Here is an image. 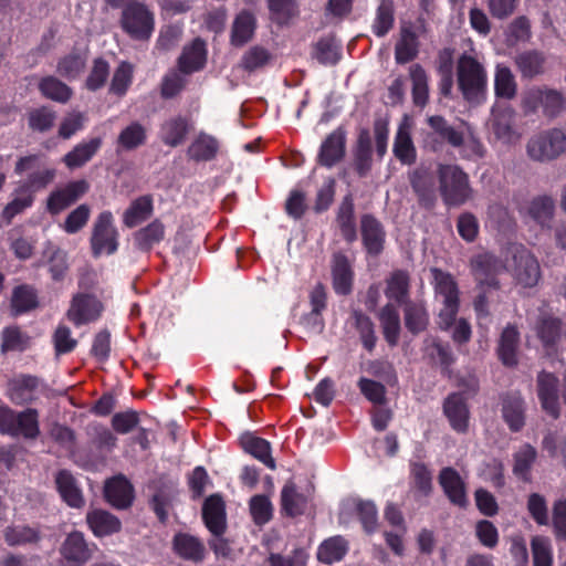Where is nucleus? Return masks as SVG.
Here are the masks:
<instances>
[{
  "label": "nucleus",
  "instance_id": "obj_13",
  "mask_svg": "<svg viewBox=\"0 0 566 566\" xmlns=\"http://www.w3.org/2000/svg\"><path fill=\"white\" fill-rule=\"evenodd\" d=\"M346 154V130L337 127L323 140L317 155V163L326 168H333Z\"/></svg>",
  "mask_w": 566,
  "mask_h": 566
},
{
  "label": "nucleus",
  "instance_id": "obj_56",
  "mask_svg": "<svg viewBox=\"0 0 566 566\" xmlns=\"http://www.w3.org/2000/svg\"><path fill=\"white\" fill-rule=\"evenodd\" d=\"M347 553V543L342 536L325 539L318 547L317 558L321 563L339 562Z\"/></svg>",
  "mask_w": 566,
  "mask_h": 566
},
{
  "label": "nucleus",
  "instance_id": "obj_1",
  "mask_svg": "<svg viewBox=\"0 0 566 566\" xmlns=\"http://www.w3.org/2000/svg\"><path fill=\"white\" fill-rule=\"evenodd\" d=\"M439 192L447 207H460L473 197L469 175L455 164H438Z\"/></svg>",
  "mask_w": 566,
  "mask_h": 566
},
{
  "label": "nucleus",
  "instance_id": "obj_19",
  "mask_svg": "<svg viewBox=\"0 0 566 566\" xmlns=\"http://www.w3.org/2000/svg\"><path fill=\"white\" fill-rule=\"evenodd\" d=\"M542 276L537 259L528 251L521 250L514 254V277L524 287L535 286Z\"/></svg>",
  "mask_w": 566,
  "mask_h": 566
},
{
  "label": "nucleus",
  "instance_id": "obj_39",
  "mask_svg": "<svg viewBox=\"0 0 566 566\" xmlns=\"http://www.w3.org/2000/svg\"><path fill=\"white\" fill-rule=\"evenodd\" d=\"M87 524L95 536L102 537L120 531L118 517L104 510H94L86 515Z\"/></svg>",
  "mask_w": 566,
  "mask_h": 566
},
{
  "label": "nucleus",
  "instance_id": "obj_10",
  "mask_svg": "<svg viewBox=\"0 0 566 566\" xmlns=\"http://www.w3.org/2000/svg\"><path fill=\"white\" fill-rule=\"evenodd\" d=\"M90 185L86 180L70 181L63 188L52 191L46 199V210L56 216L88 191Z\"/></svg>",
  "mask_w": 566,
  "mask_h": 566
},
{
  "label": "nucleus",
  "instance_id": "obj_36",
  "mask_svg": "<svg viewBox=\"0 0 566 566\" xmlns=\"http://www.w3.org/2000/svg\"><path fill=\"white\" fill-rule=\"evenodd\" d=\"M61 555L67 560L82 565L91 557V551L83 533L74 531L70 533L61 547Z\"/></svg>",
  "mask_w": 566,
  "mask_h": 566
},
{
  "label": "nucleus",
  "instance_id": "obj_16",
  "mask_svg": "<svg viewBox=\"0 0 566 566\" xmlns=\"http://www.w3.org/2000/svg\"><path fill=\"white\" fill-rule=\"evenodd\" d=\"M192 128L193 125L189 117L175 115L160 125L159 139L165 146L176 148L187 140Z\"/></svg>",
  "mask_w": 566,
  "mask_h": 566
},
{
  "label": "nucleus",
  "instance_id": "obj_5",
  "mask_svg": "<svg viewBox=\"0 0 566 566\" xmlns=\"http://www.w3.org/2000/svg\"><path fill=\"white\" fill-rule=\"evenodd\" d=\"M119 233L114 224L113 213L108 210L102 211L92 229L90 239L91 251L94 258H99L103 254H115L119 247Z\"/></svg>",
  "mask_w": 566,
  "mask_h": 566
},
{
  "label": "nucleus",
  "instance_id": "obj_21",
  "mask_svg": "<svg viewBox=\"0 0 566 566\" xmlns=\"http://www.w3.org/2000/svg\"><path fill=\"white\" fill-rule=\"evenodd\" d=\"M124 30L133 35H149L154 28L153 14L143 4H133L123 12Z\"/></svg>",
  "mask_w": 566,
  "mask_h": 566
},
{
  "label": "nucleus",
  "instance_id": "obj_32",
  "mask_svg": "<svg viewBox=\"0 0 566 566\" xmlns=\"http://www.w3.org/2000/svg\"><path fill=\"white\" fill-rule=\"evenodd\" d=\"M410 275L406 270H395L386 279L385 296L398 305H403L411 301L410 295Z\"/></svg>",
  "mask_w": 566,
  "mask_h": 566
},
{
  "label": "nucleus",
  "instance_id": "obj_59",
  "mask_svg": "<svg viewBox=\"0 0 566 566\" xmlns=\"http://www.w3.org/2000/svg\"><path fill=\"white\" fill-rule=\"evenodd\" d=\"M436 292L443 297V303L460 302L459 287L453 276L440 269H432Z\"/></svg>",
  "mask_w": 566,
  "mask_h": 566
},
{
  "label": "nucleus",
  "instance_id": "obj_18",
  "mask_svg": "<svg viewBox=\"0 0 566 566\" xmlns=\"http://www.w3.org/2000/svg\"><path fill=\"white\" fill-rule=\"evenodd\" d=\"M41 385L38 376L21 374L9 381L8 396L17 406L29 405L36 399L35 391Z\"/></svg>",
  "mask_w": 566,
  "mask_h": 566
},
{
  "label": "nucleus",
  "instance_id": "obj_41",
  "mask_svg": "<svg viewBox=\"0 0 566 566\" xmlns=\"http://www.w3.org/2000/svg\"><path fill=\"white\" fill-rule=\"evenodd\" d=\"M378 318L385 340L390 347L398 345L401 325L400 317L394 304L387 303L381 307Z\"/></svg>",
  "mask_w": 566,
  "mask_h": 566
},
{
  "label": "nucleus",
  "instance_id": "obj_17",
  "mask_svg": "<svg viewBox=\"0 0 566 566\" xmlns=\"http://www.w3.org/2000/svg\"><path fill=\"white\" fill-rule=\"evenodd\" d=\"M352 168L359 178H366L373 168V142L367 128L358 132L357 139L352 149Z\"/></svg>",
  "mask_w": 566,
  "mask_h": 566
},
{
  "label": "nucleus",
  "instance_id": "obj_22",
  "mask_svg": "<svg viewBox=\"0 0 566 566\" xmlns=\"http://www.w3.org/2000/svg\"><path fill=\"white\" fill-rule=\"evenodd\" d=\"M354 271L352 264L342 252L333 255L332 260V285L337 295L346 296L353 292Z\"/></svg>",
  "mask_w": 566,
  "mask_h": 566
},
{
  "label": "nucleus",
  "instance_id": "obj_15",
  "mask_svg": "<svg viewBox=\"0 0 566 566\" xmlns=\"http://www.w3.org/2000/svg\"><path fill=\"white\" fill-rule=\"evenodd\" d=\"M202 521L214 537L222 536L226 533V503L221 495L211 494L205 500L202 505Z\"/></svg>",
  "mask_w": 566,
  "mask_h": 566
},
{
  "label": "nucleus",
  "instance_id": "obj_45",
  "mask_svg": "<svg viewBox=\"0 0 566 566\" xmlns=\"http://www.w3.org/2000/svg\"><path fill=\"white\" fill-rule=\"evenodd\" d=\"M410 185L417 195L420 206L430 209L434 206L436 193L428 172L417 169L410 175Z\"/></svg>",
  "mask_w": 566,
  "mask_h": 566
},
{
  "label": "nucleus",
  "instance_id": "obj_40",
  "mask_svg": "<svg viewBox=\"0 0 566 566\" xmlns=\"http://www.w3.org/2000/svg\"><path fill=\"white\" fill-rule=\"evenodd\" d=\"M48 272L53 282H62L69 274L70 262L69 254L63 249L49 243L44 251Z\"/></svg>",
  "mask_w": 566,
  "mask_h": 566
},
{
  "label": "nucleus",
  "instance_id": "obj_53",
  "mask_svg": "<svg viewBox=\"0 0 566 566\" xmlns=\"http://www.w3.org/2000/svg\"><path fill=\"white\" fill-rule=\"evenodd\" d=\"M394 155L405 165H412L417 160V150L411 139L410 133L399 127L394 142Z\"/></svg>",
  "mask_w": 566,
  "mask_h": 566
},
{
  "label": "nucleus",
  "instance_id": "obj_2",
  "mask_svg": "<svg viewBox=\"0 0 566 566\" xmlns=\"http://www.w3.org/2000/svg\"><path fill=\"white\" fill-rule=\"evenodd\" d=\"M458 87L469 103H481L486 90V72L471 55L463 54L458 62Z\"/></svg>",
  "mask_w": 566,
  "mask_h": 566
},
{
  "label": "nucleus",
  "instance_id": "obj_30",
  "mask_svg": "<svg viewBox=\"0 0 566 566\" xmlns=\"http://www.w3.org/2000/svg\"><path fill=\"white\" fill-rule=\"evenodd\" d=\"M562 319L548 313H541L535 322L536 336L546 349L554 348L562 337Z\"/></svg>",
  "mask_w": 566,
  "mask_h": 566
},
{
  "label": "nucleus",
  "instance_id": "obj_58",
  "mask_svg": "<svg viewBox=\"0 0 566 566\" xmlns=\"http://www.w3.org/2000/svg\"><path fill=\"white\" fill-rule=\"evenodd\" d=\"M517 85L512 71L507 66L497 65L494 76V92L496 97L512 99L515 97Z\"/></svg>",
  "mask_w": 566,
  "mask_h": 566
},
{
  "label": "nucleus",
  "instance_id": "obj_14",
  "mask_svg": "<svg viewBox=\"0 0 566 566\" xmlns=\"http://www.w3.org/2000/svg\"><path fill=\"white\" fill-rule=\"evenodd\" d=\"M442 409L453 431L461 434L468 432L470 409L462 394H450L444 399Z\"/></svg>",
  "mask_w": 566,
  "mask_h": 566
},
{
  "label": "nucleus",
  "instance_id": "obj_54",
  "mask_svg": "<svg viewBox=\"0 0 566 566\" xmlns=\"http://www.w3.org/2000/svg\"><path fill=\"white\" fill-rule=\"evenodd\" d=\"M555 210V202L549 196H538L528 206L530 217L541 227H549Z\"/></svg>",
  "mask_w": 566,
  "mask_h": 566
},
{
  "label": "nucleus",
  "instance_id": "obj_26",
  "mask_svg": "<svg viewBox=\"0 0 566 566\" xmlns=\"http://www.w3.org/2000/svg\"><path fill=\"white\" fill-rule=\"evenodd\" d=\"M54 482L61 499L73 509H81L85 501L82 490L70 470L62 469L55 474Z\"/></svg>",
  "mask_w": 566,
  "mask_h": 566
},
{
  "label": "nucleus",
  "instance_id": "obj_55",
  "mask_svg": "<svg viewBox=\"0 0 566 566\" xmlns=\"http://www.w3.org/2000/svg\"><path fill=\"white\" fill-rule=\"evenodd\" d=\"M40 539V530L29 525L8 526L4 530V541L9 546L35 544Z\"/></svg>",
  "mask_w": 566,
  "mask_h": 566
},
{
  "label": "nucleus",
  "instance_id": "obj_3",
  "mask_svg": "<svg viewBox=\"0 0 566 566\" xmlns=\"http://www.w3.org/2000/svg\"><path fill=\"white\" fill-rule=\"evenodd\" d=\"M521 106L525 115H533L542 108L545 117L556 118L565 111L566 99L557 90L532 87L523 94Z\"/></svg>",
  "mask_w": 566,
  "mask_h": 566
},
{
  "label": "nucleus",
  "instance_id": "obj_24",
  "mask_svg": "<svg viewBox=\"0 0 566 566\" xmlns=\"http://www.w3.org/2000/svg\"><path fill=\"white\" fill-rule=\"evenodd\" d=\"M207 63V44L201 38H195L190 45L185 46L178 59V70L182 74L201 71Z\"/></svg>",
  "mask_w": 566,
  "mask_h": 566
},
{
  "label": "nucleus",
  "instance_id": "obj_7",
  "mask_svg": "<svg viewBox=\"0 0 566 566\" xmlns=\"http://www.w3.org/2000/svg\"><path fill=\"white\" fill-rule=\"evenodd\" d=\"M470 269L476 286L500 290L501 284L497 275L502 271L503 264L496 255L490 252L479 253L470 260Z\"/></svg>",
  "mask_w": 566,
  "mask_h": 566
},
{
  "label": "nucleus",
  "instance_id": "obj_37",
  "mask_svg": "<svg viewBox=\"0 0 566 566\" xmlns=\"http://www.w3.org/2000/svg\"><path fill=\"white\" fill-rule=\"evenodd\" d=\"M218 150L219 143L217 138L200 132L189 145L187 156L196 163L210 161L216 158Z\"/></svg>",
  "mask_w": 566,
  "mask_h": 566
},
{
  "label": "nucleus",
  "instance_id": "obj_34",
  "mask_svg": "<svg viewBox=\"0 0 566 566\" xmlns=\"http://www.w3.org/2000/svg\"><path fill=\"white\" fill-rule=\"evenodd\" d=\"M39 306V296L36 290L29 284H20L12 290L10 300L11 314L18 317L31 312Z\"/></svg>",
  "mask_w": 566,
  "mask_h": 566
},
{
  "label": "nucleus",
  "instance_id": "obj_42",
  "mask_svg": "<svg viewBox=\"0 0 566 566\" xmlns=\"http://www.w3.org/2000/svg\"><path fill=\"white\" fill-rule=\"evenodd\" d=\"M520 333L513 325H507L500 337L497 354L503 365L513 367L517 364Z\"/></svg>",
  "mask_w": 566,
  "mask_h": 566
},
{
  "label": "nucleus",
  "instance_id": "obj_20",
  "mask_svg": "<svg viewBox=\"0 0 566 566\" xmlns=\"http://www.w3.org/2000/svg\"><path fill=\"white\" fill-rule=\"evenodd\" d=\"M171 544L174 553L184 560L200 564L206 558L207 549L203 542L189 533L175 534Z\"/></svg>",
  "mask_w": 566,
  "mask_h": 566
},
{
  "label": "nucleus",
  "instance_id": "obj_6",
  "mask_svg": "<svg viewBox=\"0 0 566 566\" xmlns=\"http://www.w3.org/2000/svg\"><path fill=\"white\" fill-rule=\"evenodd\" d=\"M566 150V135L559 128L544 130L527 143V155L536 161L556 159Z\"/></svg>",
  "mask_w": 566,
  "mask_h": 566
},
{
  "label": "nucleus",
  "instance_id": "obj_8",
  "mask_svg": "<svg viewBox=\"0 0 566 566\" xmlns=\"http://www.w3.org/2000/svg\"><path fill=\"white\" fill-rule=\"evenodd\" d=\"M537 397L543 410L557 419L560 415L559 379L553 373L542 370L536 378Z\"/></svg>",
  "mask_w": 566,
  "mask_h": 566
},
{
  "label": "nucleus",
  "instance_id": "obj_9",
  "mask_svg": "<svg viewBox=\"0 0 566 566\" xmlns=\"http://www.w3.org/2000/svg\"><path fill=\"white\" fill-rule=\"evenodd\" d=\"M361 243L370 256H379L385 250L386 230L382 223L371 213L360 216Z\"/></svg>",
  "mask_w": 566,
  "mask_h": 566
},
{
  "label": "nucleus",
  "instance_id": "obj_12",
  "mask_svg": "<svg viewBox=\"0 0 566 566\" xmlns=\"http://www.w3.org/2000/svg\"><path fill=\"white\" fill-rule=\"evenodd\" d=\"M104 497L108 504L117 510H126L132 506L135 499V490L129 480L118 474L106 480Z\"/></svg>",
  "mask_w": 566,
  "mask_h": 566
},
{
  "label": "nucleus",
  "instance_id": "obj_11",
  "mask_svg": "<svg viewBox=\"0 0 566 566\" xmlns=\"http://www.w3.org/2000/svg\"><path fill=\"white\" fill-rule=\"evenodd\" d=\"M102 310L103 306L98 300L90 294L80 293L72 298L66 316L76 327H80L96 321Z\"/></svg>",
  "mask_w": 566,
  "mask_h": 566
},
{
  "label": "nucleus",
  "instance_id": "obj_60",
  "mask_svg": "<svg viewBox=\"0 0 566 566\" xmlns=\"http://www.w3.org/2000/svg\"><path fill=\"white\" fill-rule=\"evenodd\" d=\"M41 94L52 101L66 103L72 96V90L54 76H45L39 83Z\"/></svg>",
  "mask_w": 566,
  "mask_h": 566
},
{
  "label": "nucleus",
  "instance_id": "obj_62",
  "mask_svg": "<svg viewBox=\"0 0 566 566\" xmlns=\"http://www.w3.org/2000/svg\"><path fill=\"white\" fill-rule=\"evenodd\" d=\"M55 119L56 113L48 106L34 108L28 114L29 128L33 132H49L54 126Z\"/></svg>",
  "mask_w": 566,
  "mask_h": 566
},
{
  "label": "nucleus",
  "instance_id": "obj_38",
  "mask_svg": "<svg viewBox=\"0 0 566 566\" xmlns=\"http://www.w3.org/2000/svg\"><path fill=\"white\" fill-rule=\"evenodd\" d=\"M134 245L137 250L148 253L165 238V226L159 219H155L146 227L137 230L134 235Z\"/></svg>",
  "mask_w": 566,
  "mask_h": 566
},
{
  "label": "nucleus",
  "instance_id": "obj_31",
  "mask_svg": "<svg viewBox=\"0 0 566 566\" xmlns=\"http://www.w3.org/2000/svg\"><path fill=\"white\" fill-rule=\"evenodd\" d=\"M310 497L297 491L295 483L289 481L281 491V511L287 517L303 515L308 506Z\"/></svg>",
  "mask_w": 566,
  "mask_h": 566
},
{
  "label": "nucleus",
  "instance_id": "obj_46",
  "mask_svg": "<svg viewBox=\"0 0 566 566\" xmlns=\"http://www.w3.org/2000/svg\"><path fill=\"white\" fill-rule=\"evenodd\" d=\"M412 82L411 96L416 107L424 108L429 102V84L426 70L420 64H412L409 69Z\"/></svg>",
  "mask_w": 566,
  "mask_h": 566
},
{
  "label": "nucleus",
  "instance_id": "obj_50",
  "mask_svg": "<svg viewBox=\"0 0 566 566\" xmlns=\"http://www.w3.org/2000/svg\"><path fill=\"white\" fill-rule=\"evenodd\" d=\"M14 436H22L24 439L34 440L40 436L39 411L34 408H27L18 412Z\"/></svg>",
  "mask_w": 566,
  "mask_h": 566
},
{
  "label": "nucleus",
  "instance_id": "obj_25",
  "mask_svg": "<svg viewBox=\"0 0 566 566\" xmlns=\"http://www.w3.org/2000/svg\"><path fill=\"white\" fill-rule=\"evenodd\" d=\"M335 221L339 229L342 238L347 243H353L357 240V224L355 216V202L352 193L343 197L336 211Z\"/></svg>",
  "mask_w": 566,
  "mask_h": 566
},
{
  "label": "nucleus",
  "instance_id": "obj_28",
  "mask_svg": "<svg viewBox=\"0 0 566 566\" xmlns=\"http://www.w3.org/2000/svg\"><path fill=\"white\" fill-rule=\"evenodd\" d=\"M103 145L102 137H93L75 145L66 153L62 161L71 170L85 166L98 153Z\"/></svg>",
  "mask_w": 566,
  "mask_h": 566
},
{
  "label": "nucleus",
  "instance_id": "obj_57",
  "mask_svg": "<svg viewBox=\"0 0 566 566\" xmlns=\"http://www.w3.org/2000/svg\"><path fill=\"white\" fill-rule=\"evenodd\" d=\"M85 65L86 54L74 51L59 61L56 71L62 77L66 78L67 81H73L82 74V72L85 69Z\"/></svg>",
  "mask_w": 566,
  "mask_h": 566
},
{
  "label": "nucleus",
  "instance_id": "obj_49",
  "mask_svg": "<svg viewBox=\"0 0 566 566\" xmlns=\"http://www.w3.org/2000/svg\"><path fill=\"white\" fill-rule=\"evenodd\" d=\"M537 458L536 449L530 443L523 444L514 453L513 473L523 482H531V470Z\"/></svg>",
  "mask_w": 566,
  "mask_h": 566
},
{
  "label": "nucleus",
  "instance_id": "obj_27",
  "mask_svg": "<svg viewBox=\"0 0 566 566\" xmlns=\"http://www.w3.org/2000/svg\"><path fill=\"white\" fill-rule=\"evenodd\" d=\"M401 306L405 327L411 335L417 336L428 329L430 315L423 301L411 300Z\"/></svg>",
  "mask_w": 566,
  "mask_h": 566
},
{
  "label": "nucleus",
  "instance_id": "obj_64",
  "mask_svg": "<svg viewBox=\"0 0 566 566\" xmlns=\"http://www.w3.org/2000/svg\"><path fill=\"white\" fill-rule=\"evenodd\" d=\"M526 507L530 516L537 525H548V506L544 495L539 493H531L527 497Z\"/></svg>",
  "mask_w": 566,
  "mask_h": 566
},
{
  "label": "nucleus",
  "instance_id": "obj_4",
  "mask_svg": "<svg viewBox=\"0 0 566 566\" xmlns=\"http://www.w3.org/2000/svg\"><path fill=\"white\" fill-rule=\"evenodd\" d=\"M429 130L423 135V148L432 153H440L446 145L461 148L464 145V133L450 125L441 115H432L427 118Z\"/></svg>",
  "mask_w": 566,
  "mask_h": 566
},
{
  "label": "nucleus",
  "instance_id": "obj_63",
  "mask_svg": "<svg viewBox=\"0 0 566 566\" xmlns=\"http://www.w3.org/2000/svg\"><path fill=\"white\" fill-rule=\"evenodd\" d=\"M533 566H553V548L548 537L536 535L531 539Z\"/></svg>",
  "mask_w": 566,
  "mask_h": 566
},
{
  "label": "nucleus",
  "instance_id": "obj_61",
  "mask_svg": "<svg viewBox=\"0 0 566 566\" xmlns=\"http://www.w3.org/2000/svg\"><path fill=\"white\" fill-rule=\"evenodd\" d=\"M356 515L367 534H373L378 528V511L373 501L357 500L355 504Z\"/></svg>",
  "mask_w": 566,
  "mask_h": 566
},
{
  "label": "nucleus",
  "instance_id": "obj_29",
  "mask_svg": "<svg viewBox=\"0 0 566 566\" xmlns=\"http://www.w3.org/2000/svg\"><path fill=\"white\" fill-rule=\"evenodd\" d=\"M276 61L274 52L262 45H251L241 55L239 67L244 72L252 74L272 66Z\"/></svg>",
  "mask_w": 566,
  "mask_h": 566
},
{
  "label": "nucleus",
  "instance_id": "obj_47",
  "mask_svg": "<svg viewBox=\"0 0 566 566\" xmlns=\"http://www.w3.org/2000/svg\"><path fill=\"white\" fill-rule=\"evenodd\" d=\"M353 326L359 334L363 347L371 353L377 344V335L373 319L360 310H354L350 314Z\"/></svg>",
  "mask_w": 566,
  "mask_h": 566
},
{
  "label": "nucleus",
  "instance_id": "obj_43",
  "mask_svg": "<svg viewBox=\"0 0 566 566\" xmlns=\"http://www.w3.org/2000/svg\"><path fill=\"white\" fill-rule=\"evenodd\" d=\"M502 416L511 431L518 432L525 424L523 399L506 395L502 400Z\"/></svg>",
  "mask_w": 566,
  "mask_h": 566
},
{
  "label": "nucleus",
  "instance_id": "obj_51",
  "mask_svg": "<svg viewBox=\"0 0 566 566\" xmlns=\"http://www.w3.org/2000/svg\"><path fill=\"white\" fill-rule=\"evenodd\" d=\"M515 63L525 78H533L544 72L545 57L538 51H525L516 55Z\"/></svg>",
  "mask_w": 566,
  "mask_h": 566
},
{
  "label": "nucleus",
  "instance_id": "obj_33",
  "mask_svg": "<svg viewBox=\"0 0 566 566\" xmlns=\"http://www.w3.org/2000/svg\"><path fill=\"white\" fill-rule=\"evenodd\" d=\"M240 446L244 452L262 462L269 469H275L271 443L268 440L251 432H245L240 437Z\"/></svg>",
  "mask_w": 566,
  "mask_h": 566
},
{
  "label": "nucleus",
  "instance_id": "obj_52",
  "mask_svg": "<svg viewBox=\"0 0 566 566\" xmlns=\"http://www.w3.org/2000/svg\"><path fill=\"white\" fill-rule=\"evenodd\" d=\"M147 140V130L139 122H132L119 133L117 137V145L124 150H134Z\"/></svg>",
  "mask_w": 566,
  "mask_h": 566
},
{
  "label": "nucleus",
  "instance_id": "obj_35",
  "mask_svg": "<svg viewBox=\"0 0 566 566\" xmlns=\"http://www.w3.org/2000/svg\"><path fill=\"white\" fill-rule=\"evenodd\" d=\"M0 352L7 353H23L31 347V336L23 332L19 325H10L2 328L0 333Z\"/></svg>",
  "mask_w": 566,
  "mask_h": 566
},
{
  "label": "nucleus",
  "instance_id": "obj_48",
  "mask_svg": "<svg viewBox=\"0 0 566 566\" xmlns=\"http://www.w3.org/2000/svg\"><path fill=\"white\" fill-rule=\"evenodd\" d=\"M154 210L150 196H142L135 199L126 209L123 216V222L127 228H135L147 220Z\"/></svg>",
  "mask_w": 566,
  "mask_h": 566
},
{
  "label": "nucleus",
  "instance_id": "obj_23",
  "mask_svg": "<svg viewBox=\"0 0 566 566\" xmlns=\"http://www.w3.org/2000/svg\"><path fill=\"white\" fill-rule=\"evenodd\" d=\"M438 479L446 496L452 504L459 507L468 505L465 483L455 469L451 467L441 469Z\"/></svg>",
  "mask_w": 566,
  "mask_h": 566
},
{
  "label": "nucleus",
  "instance_id": "obj_44",
  "mask_svg": "<svg viewBox=\"0 0 566 566\" xmlns=\"http://www.w3.org/2000/svg\"><path fill=\"white\" fill-rule=\"evenodd\" d=\"M342 48L336 38H319L313 45L312 56L322 65H335L342 57Z\"/></svg>",
  "mask_w": 566,
  "mask_h": 566
}]
</instances>
